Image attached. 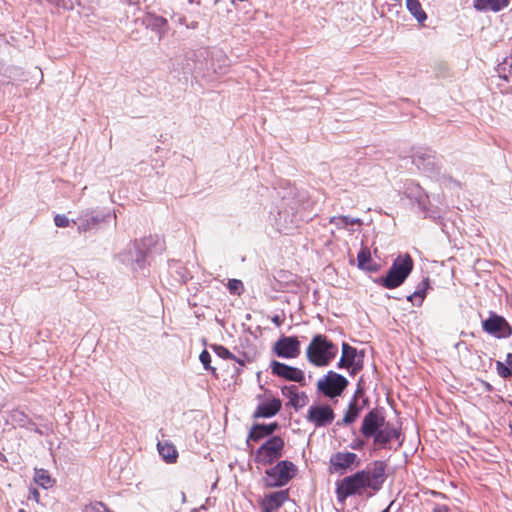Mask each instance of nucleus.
<instances>
[{
    "mask_svg": "<svg viewBox=\"0 0 512 512\" xmlns=\"http://www.w3.org/2000/svg\"><path fill=\"white\" fill-rule=\"evenodd\" d=\"M384 481V467L381 463L356 472L337 483L336 495L339 502L352 495H362L367 489L378 490Z\"/></svg>",
    "mask_w": 512,
    "mask_h": 512,
    "instance_id": "1",
    "label": "nucleus"
},
{
    "mask_svg": "<svg viewBox=\"0 0 512 512\" xmlns=\"http://www.w3.org/2000/svg\"><path fill=\"white\" fill-rule=\"evenodd\" d=\"M337 352V346L321 334L312 338L306 350L309 362L318 367L327 366L335 358Z\"/></svg>",
    "mask_w": 512,
    "mask_h": 512,
    "instance_id": "2",
    "label": "nucleus"
},
{
    "mask_svg": "<svg viewBox=\"0 0 512 512\" xmlns=\"http://www.w3.org/2000/svg\"><path fill=\"white\" fill-rule=\"evenodd\" d=\"M413 269V260L408 254L399 255L389 268L386 277L376 280V283L394 289L400 286Z\"/></svg>",
    "mask_w": 512,
    "mask_h": 512,
    "instance_id": "3",
    "label": "nucleus"
},
{
    "mask_svg": "<svg viewBox=\"0 0 512 512\" xmlns=\"http://www.w3.org/2000/svg\"><path fill=\"white\" fill-rule=\"evenodd\" d=\"M296 472L297 468L292 462L283 460L266 471L264 481L269 487L284 486L295 476Z\"/></svg>",
    "mask_w": 512,
    "mask_h": 512,
    "instance_id": "4",
    "label": "nucleus"
},
{
    "mask_svg": "<svg viewBox=\"0 0 512 512\" xmlns=\"http://www.w3.org/2000/svg\"><path fill=\"white\" fill-rule=\"evenodd\" d=\"M284 441L280 437H272L256 451L255 459L261 464H270L282 456Z\"/></svg>",
    "mask_w": 512,
    "mask_h": 512,
    "instance_id": "5",
    "label": "nucleus"
},
{
    "mask_svg": "<svg viewBox=\"0 0 512 512\" xmlns=\"http://www.w3.org/2000/svg\"><path fill=\"white\" fill-rule=\"evenodd\" d=\"M359 457L348 451H339L330 457L329 469L332 473H344L347 470H352L360 465Z\"/></svg>",
    "mask_w": 512,
    "mask_h": 512,
    "instance_id": "6",
    "label": "nucleus"
},
{
    "mask_svg": "<svg viewBox=\"0 0 512 512\" xmlns=\"http://www.w3.org/2000/svg\"><path fill=\"white\" fill-rule=\"evenodd\" d=\"M345 377L335 372H329L326 377L317 383L318 389L329 397L339 396L347 386Z\"/></svg>",
    "mask_w": 512,
    "mask_h": 512,
    "instance_id": "7",
    "label": "nucleus"
},
{
    "mask_svg": "<svg viewBox=\"0 0 512 512\" xmlns=\"http://www.w3.org/2000/svg\"><path fill=\"white\" fill-rule=\"evenodd\" d=\"M273 349L279 357L296 358L300 354V341L296 337L285 336L274 344Z\"/></svg>",
    "mask_w": 512,
    "mask_h": 512,
    "instance_id": "8",
    "label": "nucleus"
},
{
    "mask_svg": "<svg viewBox=\"0 0 512 512\" xmlns=\"http://www.w3.org/2000/svg\"><path fill=\"white\" fill-rule=\"evenodd\" d=\"M271 370L273 374L289 381L302 382L305 378L304 373L300 369L278 361L271 363Z\"/></svg>",
    "mask_w": 512,
    "mask_h": 512,
    "instance_id": "9",
    "label": "nucleus"
},
{
    "mask_svg": "<svg viewBox=\"0 0 512 512\" xmlns=\"http://www.w3.org/2000/svg\"><path fill=\"white\" fill-rule=\"evenodd\" d=\"M483 328L486 332L497 337H507L511 334V329L505 319L496 315L485 320Z\"/></svg>",
    "mask_w": 512,
    "mask_h": 512,
    "instance_id": "10",
    "label": "nucleus"
},
{
    "mask_svg": "<svg viewBox=\"0 0 512 512\" xmlns=\"http://www.w3.org/2000/svg\"><path fill=\"white\" fill-rule=\"evenodd\" d=\"M333 418L332 409L326 405L311 406L308 410V420L317 426L327 425Z\"/></svg>",
    "mask_w": 512,
    "mask_h": 512,
    "instance_id": "11",
    "label": "nucleus"
},
{
    "mask_svg": "<svg viewBox=\"0 0 512 512\" xmlns=\"http://www.w3.org/2000/svg\"><path fill=\"white\" fill-rule=\"evenodd\" d=\"M292 210H293V207H290V210L285 208L284 210H282L278 213V218L276 219V225H277V229L279 231L289 232L298 226V224L300 222V218Z\"/></svg>",
    "mask_w": 512,
    "mask_h": 512,
    "instance_id": "12",
    "label": "nucleus"
},
{
    "mask_svg": "<svg viewBox=\"0 0 512 512\" xmlns=\"http://www.w3.org/2000/svg\"><path fill=\"white\" fill-rule=\"evenodd\" d=\"M384 425V418L376 411L369 412L362 424L361 431L366 437L375 436Z\"/></svg>",
    "mask_w": 512,
    "mask_h": 512,
    "instance_id": "13",
    "label": "nucleus"
},
{
    "mask_svg": "<svg viewBox=\"0 0 512 512\" xmlns=\"http://www.w3.org/2000/svg\"><path fill=\"white\" fill-rule=\"evenodd\" d=\"M288 499L286 491H278L265 496L261 500V507L263 512H274L282 506Z\"/></svg>",
    "mask_w": 512,
    "mask_h": 512,
    "instance_id": "14",
    "label": "nucleus"
},
{
    "mask_svg": "<svg viewBox=\"0 0 512 512\" xmlns=\"http://www.w3.org/2000/svg\"><path fill=\"white\" fill-rule=\"evenodd\" d=\"M281 408V401L277 398L268 399L259 404L255 416L256 417H272L278 413Z\"/></svg>",
    "mask_w": 512,
    "mask_h": 512,
    "instance_id": "15",
    "label": "nucleus"
},
{
    "mask_svg": "<svg viewBox=\"0 0 512 512\" xmlns=\"http://www.w3.org/2000/svg\"><path fill=\"white\" fill-rule=\"evenodd\" d=\"M399 436V432L397 428L391 426L389 424H385L380 428V430L374 436L375 443L380 446H385L387 443L391 442L394 439H397Z\"/></svg>",
    "mask_w": 512,
    "mask_h": 512,
    "instance_id": "16",
    "label": "nucleus"
},
{
    "mask_svg": "<svg viewBox=\"0 0 512 512\" xmlns=\"http://www.w3.org/2000/svg\"><path fill=\"white\" fill-rule=\"evenodd\" d=\"M406 9L420 26H424L428 16L419 0H406Z\"/></svg>",
    "mask_w": 512,
    "mask_h": 512,
    "instance_id": "17",
    "label": "nucleus"
},
{
    "mask_svg": "<svg viewBox=\"0 0 512 512\" xmlns=\"http://www.w3.org/2000/svg\"><path fill=\"white\" fill-rule=\"evenodd\" d=\"M157 449L165 462L171 464L177 461L178 451L173 443L169 441L158 442Z\"/></svg>",
    "mask_w": 512,
    "mask_h": 512,
    "instance_id": "18",
    "label": "nucleus"
},
{
    "mask_svg": "<svg viewBox=\"0 0 512 512\" xmlns=\"http://www.w3.org/2000/svg\"><path fill=\"white\" fill-rule=\"evenodd\" d=\"M358 267L363 270L375 272L378 267L372 262L370 250L367 247H362L357 256Z\"/></svg>",
    "mask_w": 512,
    "mask_h": 512,
    "instance_id": "19",
    "label": "nucleus"
},
{
    "mask_svg": "<svg viewBox=\"0 0 512 512\" xmlns=\"http://www.w3.org/2000/svg\"><path fill=\"white\" fill-rule=\"evenodd\" d=\"M509 0H475L474 7L477 10L500 11L508 6Z\"/></svg>",
    "mask_w": 512,
    "mask_h": 512,
    "instance_id": "20",
    "label": "nucleus"
},
{
    "mask_svg": "<svg viewBox=\"0 0 512 512\" xmlns=\"http://www.w3.org/2000/svg\"><path fill=\"white\" fill-rule=\"evenodd\" d=\"M357 358V350L348 345L347 343H343L342 345V356L339 362L340 367H352L356 363Z\"/></svg>",
    "mask_w": 512,
    "mask_h": 512,
    "instance_id": "21",
    "label": "nucleus"
},
{
    "mask_svg": "<svg viewBox=\"0 0 512 512\" xmlns=\"http://www.w3.org/2000/svg\"><path fill=\"white\" fill-rule=\"evenodd\" d=\"M277 428V424H268V425H256L252 428L250 434H249V440L258 441L259 439L263 438L264 436H267L274 432V430Z\"/></svg>",
    "mask_w": 512,
    "mask_h": 512,
    "instance_id": "22",
    "label": "nucleus"
},
{
    "mask_svg": "<svg viewBox=\"0 0 512 512\" xmlns=\"http://www.w3.org/2000/svg\"><path fill=\"white\" fill-rule=\"evenodd\" d=\"M34 482L44 489H49L55 484V480L44 469H35Z\"/></svg>",
    "mask_w": 512,
    "mask_h": 512,
    "instance_id": "23",
    "label": "nucleus"
},
{
    "mask_svg": "<svg viewBox=\"0 0 512 512\" xmlns=\"http://www.w3.org/2000/svg\"><path fill=\"white\" fill-rule=\"evenodd\" d=\"M498 374L503 378H508L512 374V353L506 355L505 361L496 363Z\"/></svg>",
    "mask_w": 512,
    "mask_h": 512,
    "instance_id": "24",
    "label": "nucleus"
},
{
    "mask_svg": "<svg viewBox=\"0 0 512 512\" xmlns=\"http://www.w3.org/2000/svg\"><path fill=\"white\" fill-rule=\"evenodd\" d=\"M330 222L337 228H348L354 224H360V219L350 218L347 216H335L330 219Z\"/></svg>",
    "mask_w": 512,
    "mask_h": 512,
    "instance_id": "25",
    "label": "nucleus"
},
{
    "mask_svg": "<svg viewBox=\"0 0 512 512\" xmlns=\"http://www.w3.org/2000/svg\"><path fill=\"white\" fill-rule=\"evenodd\" d=\"M118 259L123 264H125V265L132 264L134 259H135L134 248L133 247H129L127 250H125L124 252L120 253L118 255Z\"/></svg>",
    "mask_w": 512,
    "mask_h": 512,
    "instance_id": "26",
    "label": "nucleus"
},
{
    "mask_svg": "<svg viewBox=\"0 0 512 512\" xmlns=\"http://www.w3.org/2000/svg\"><path fill=\"white\" fill-rule=\"evenodd\" d=\"M228 289L230 293L240 295L243 291V284L240 280L231 279L228 282Z\"/></svg>",
    "mask_w": 512,
    "mask_h": 512,
    "instance_id": "27",
    "label": "nucleus"
},
{
    "mask_svg": "<svg viewBox=\"0 0 512 512\" xmlns=\"http://www.w3.org/2000/svg\"><path fill=\"white\" fill-rule=\"evenodd\" d=\"M54 223L57 227L65 228V227L69 226L70 220L68 219L67 216H65L63 214H57L54 217Z\"/></svg>",
    "mask_w": 512,
    "mask_h": 512,
    "instance_id": "28",
    "label": "nucleus"
},
{
    "mask_svg": "<svg viewBox=\"0 0 512 512\" xmlns=\"http://www.w3.org/2000/svg\"><path fill=\"white\" fill-rule=\"evenodd\" d=\"M199 359L205 369H210L211 356L207 351H202V353L199 356Z\"/></svg>",
    "mask_w": 512,
    "mask_h": 512,
    "instance_id": "29",
    "label": "nucleus"
},
{
    "mask_svg": "<svg viewBox=\"0 0 512 512\" xmlns=\"http://www.w3.org/2000/svg\"><path fill=\"white\" fill-rule=\"evenodd\" d=\"M96 224H97V220L95 218H91V219L87 220L85 223L80 224L78 226V230L80 232H85Z\"/></svg>",
    "mask_w": 512,
    "mask_h": 512,
    "instance_id": "30",
    "label": "nucleus"
},
{
    "mask_svg": "<svg viewBox=\"0 0 512 512\" xmlns=\"http://www.w3.org/2000/svg\"><path fill=\"white\" fill-rule=\"evenodd\" d=\"M357 414H358L357 409L355 407H350L349 411L347 412V414L344 417V421L346 423L353 422L356 419Z\"/></svg>",
    "mask_w": 512,
    "mask_h": 512,
    "instance_id": "31",
    "label": "nucleus"
},
{
    "mask_svg": "<svg viewBox=\"0 0 512 512\" xmlns=\"http://www.w3.org/2000/svg\"><path fill=\"white\" fill-rule=\"evenodd\" d=\"M87 512H110L105 505L102 503H97L90 506Z\"/></svg>",
    "mask_w": 512,
    "mask_h": 512,
    "instance_id": "32",
    "label": "nucleus"
},
{
    "mask_svg": "<svg viewBox=\"0 0 512 512\" xmlns=\"http://www.w3.org/2000/svg\"><path fill=\"white\" fill-rule=\"evenodd\" d=\"M217 354L222 358H233V355L224 347L218 346L216 347Z\"/></svg>",
    "mask_w": 512,
    "mask_h": 512,
    "instance_id": "33",
    "label": "nucleus"
},
{
    "mask_svg": "<svg viewBox=\"0 0 512 512\" xmlns=\"http://www.w3.org/2000/svg\"><path fill=\"white\" fill-rule=\"evenodd\" d=\"M290 393V403L295 407L300 406V397L296 393H293L292 391H290Z\"/></svg>",
    "mask_w": 512,
    "mask_h": 512,
    "instance_id": "34",
    "label": "nucleus"
},
{
    "mask_svg": "<svg viewBox=\"0 0 512 512\" xmlns=\"http://www.w3.org/2000/svg\"><path fill=\"white\" fill-rule=\"evenodd\" d=\"M29 498L33 499L36 503H38L39 500H40L39 492L36 489H34V488H30Z\"/></svg>",
    "mask_w": 512,
    "mask_h": 512,
    "instance_id": "35",
    "label": "nucleus"
},
{
    "mask_svg": "<svg viewBox=\"0 0 512 512\" xmlns=\"http://www.w3.org/2000/svg\"><path fill=\"white\" fill-rule=\"evenodd\" d=\"M433 512H449V509L446 506L436 507Z\"/></svg>",
    "mask_w": 512,
    "mask_h": 512,
    "instance_id": "36",
    "label": "nucleus"
},
{
    "mask_svg": "<svg viewBox=\"0 0 512 512\" xmlns=\"http://www.w3.org/2000/svg\"><path fill=\"white\" fill-rule=\"evenodd\" d=\"M156 21H157V25H158L159 27H162V26H165V25H166V20H165L164 18H162V17L157 18V19H156Z\"/></svg>",
    "mask_w": 512,
    "mask_h": 512,
    "instance_id": "37",
    "label": "nucleus"
},
{
    "mask_svg": "<svg viewBox=\"0 0 512 512\" xmlns=\"http://www.w3.org/2000/svg\"><path fill=\"white\" fill-rule=\"evenodd\" d=\"M273 323H275L278 327L282 324V321L278 315L272 318Z\"/></svg>",
    "mask_w": 512,
    "mask_h": 512,
    "instance_id": "38",
    "label": "nucleus"
}]
</instances>
